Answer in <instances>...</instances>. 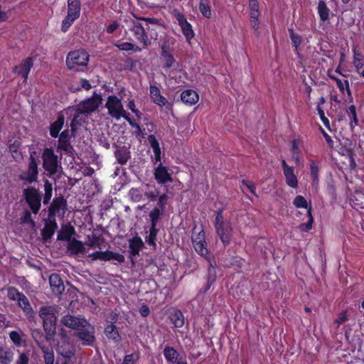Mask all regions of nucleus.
<instances>
[{
    "label": "nucleus",
    "mask_w": 364,
    "mask_h": 364,
    "mask_svg": "<svg viewBox=\"0 0 364 364\" xmlns=\"http://www.w3.org/2000/svg\"><path fill=\"white\" fill-rule=\"evenodd\" d=\"M196 228H194L191 237L193 248L197 254L204 257L209 262V272H210L211 269L213 270V272H215L214 267L212 263L213 257L208 250L205 231L203 229H201L198 232H196Z\"/></svg>",
    "instance_id": "obj_1"
},
{
    "label": "nucleus",
    "mask_w": 364,
    "mask_h": 364,
    "mask_svg": "<svg viewBox=\"0 0 364 364\" xmlns=\"http://www.w3.org/2000/svg\"><path fill=\"white\" fill-rule=\"evenodd\" d=\"M43 160V168L50 176L56 174L60 167V159L55 154L52 147L45 148L41 156Z\"/></svg>",
    "instance_id": "obj_2"
},
{
    "label": "nucleus",
    "mask_w": 364,
    "mask_h": 364,
    "mask_svg": "<svg viewBox=\"0 0 364 364\" xmlns=\"http://www.w3.org/2000/svg\"><path fill=\"white\" fill-rule=\"evenodd\" d=\"M39 316L43 321V329L45 332L49 336L54 335L56 330L57 321L54 307L51 306H43L41 307Z\"/></svg>",
    "instance_id": "obj_3"
},
{
    "label": "nucleus",
    "mask_w": 364,
    "mask_h": 364,
    "mask_svg": "<svg viewBox=\"0 0 364 364\" xmlns=\"http://www.w3.org/2000/svg\"><path fill=\"white\" fill-rule=\"evenodd\" d=\"M23 196L31 211L36 215L41 208L42 196L38 189L30 186L23 190Z\"/></svg>",
    "instance_id": "obj_4"
},
{
    "label": "nucleus",
    "mask_w": 364,
    "mask_h": 364,
    "mask_svg": "<svg viewBox=\"0 0 364 364\" xmlns=\"http://www.w3.org/2000/svg\"><path fill=\"white\" fill-rule=\"evenodd\" d=\"M36 156V151H29L28 168L19 175V179L28 184H32L38 181L39 171Z\"/></svg>",
    "instance_id": "obj_5"
},
{
    "label": "nucleus",
    "mask_w": 364,
    "mask_h": 364,
    "mask_svg": "<svg viewBox=\"0 0 364 364\" xmlns=\"http://www.w3.org/2000/svg\"><path fill=\"white\" fill-rule=\"evenodd\" d=\"M89 61V55L85 50H76L68 53L66 65L70 70H75L77 66H86Z\"/></svg>",
    "instance_id": "obj_6"
},
{
    "label": "nucleus",
    "mask_w": 364,
    "mask_h": 364,
    "mask_svg": "<svg viewBox=\"0 0 364 364\" xmlns=\"http://www.w3.org/2000/svg\"><path fill=\"white\" fill-rule=\"evenodd\" d=\"M95 333V327L87 321L79 330L74 332L73 336L81 341L83 346H91L96 340Z\"/></svg>",
    "instance_id": "obj_7"
},
{
    "label": "nucleus",
    "mask_w": 364,
    "mask_h": 364,
    "mask_svg": "<svg viewBox=\"0 0 364 364\" xmlns=\"http://www.w3.org/2000/svg\"><path fill=\"white\" fill-rule=\"evenodd\" d=\"M129 31L139 43L144 47H148L151 45V42L148 37L146 31V25L143 26L141 23L136 21H132Z\"/></svg>",
    "instance_id": "obj_8"
},
{
    "label": "nucleus",
    "mask_w": 364,
    "mask_h": 364,
    "mask_svg": "<svg viewBox=\"0 0 364 364\" xmlns=\"http://www.w3.org/2000/svg\"><path fill=\"white\" fill-rule=\"evenodd\" d=\"M102 97L95 93L90 98L81 102L75 111L77 114H90L95 111L102 104Z\"/></svg>",
    "instance_id": "obj_9"
},
{
    "label": "nucleus",
    "mask_w": 364,
    "mask_h": 364,
    "mask_svg": "<svg viewBox=\"0 0 364 364\" xmlns=\"http://www.w3.org/2000/svg\"><path fill=\"white\" fill-rule=\"evenodd\" d=\"M150 97L152 102L161 107V110L168 113L173 112V104L169 102L165 97L161 94V90L155 85H150Z\"/></svg>",
    "instance_id": "obj_10"
},
{
    "label": "nucleus",
    "mask_w": 364,
    "mask_h": 364,
    "mask_svg": "<svg viewBox=\"0 0 364 364\" xmlns=\"http://www.w3.org/2000/svg\"><path fill=\"white\" fill-rule=\"evenodd\" d=\"M89 257L92 258V260H100L104 262L114 259L119 263H123L125 261V258L123 255L108 250L105 251H95L90 254Z\"/></svg>",
    "instance_id": "obj_11"
},
{
    "label": "nucleus",
    "mask_w": 364,
    "mask_h": 364,
    "mask_svg": "<svg viewBox=\"0 0 364 364\" xmlns=\"http://www.w3.org/2000/svg\"><path fill=\"white\" fill-rule=\"evenodd\" d=\"M34 59L33 57H27L23 59L18 65L13 68V73L21 76L24 82H26L28 77L31 69L33 66Z\"/></svg>",
    "instance_id": "obj_12"
},
{
    "label": "nucleus",
    "mask_w": 364,
    "mask_h": 364,
    "mask_svg": "<svg viewBox=\"0 0 364 364\" xmlns=\"http://www.w3.org/2000/svg\"><path fill=\"white\" fill-rule=\"evenodd\" d=\"M105 107L108 110V114L114 118H116L121 112L124 111L122 101L116 95H109L107 97Z\"/></svg>",
    "instance_id": "obj_13"
},
{
    "label": "nucleus",
    "mask_w": 364,
    "mask_h": 364,
    "mask_svg": "<svg viewBox=\"0 0 364 364\" xmlns=\"http://www.w3.org/2000/svg\"><path fill=\"white\" fill-rule=\"evenodd\" d=\"M175 17L186 41H190L195 35L191 24L188 22L186 16L182 13L178 12L175 14Z\"/></svg>",
    "instance_id": "obj_14"
},
{
    "label": "nucleus",
    "mask_w": 364,
    "mask_h": 364,
    "mask_svg": "<svg viewBox=\"0 0 364 364\" xmlns=\"http://www.w3.org/2000/svg\"><path fill=\"white\" fill-rule=\"evenodd\" d=\"M282 166L287 185L292 188H297L299 181L294 173V167L289 166L284 159L282 161Z\"/></svg>",
    "instance_id": "obj_15"
},
{
    "label": "nucleus",
    "mask_w": 364,
    "mask_h": 364,
    "mask_svg": "<svg viewBox=\"0 0 364 364\" xmlns=\"http://www.w3.org/2000/svg\"><path fill=\"white\" fill-rule=\"evenodd\" d=\"M129 255L132 264H134V257L139 256L140 251L144 247V243L139 236H134L129 240Z\"/></svg>",
    "instance_id": "obj_16"
},
{
    "label": "nucleus",
    "mask_w": 364,
    "mask_h": 364,
    "mask_svg": "<svg viewBox=\"0 0 364 364\" xmlns=\"http://www.w3.org/2000/svg\"><path fill=\"white\" fill-rule=\"evenodd\" d=\"M67 200L63 196L54 198L48 207V218H55L56 215L60 210H63V212L67 210Z\"/></svg>",
    "instance_id": "obj_17"
},
{
    "label": "nucleus",
    "mask_w": 364,
    "mask_h": 364,
    "mask_svg": "<svg viewBox=\"0 0 364 364\" xmlns=\"http://www.w3.org/2000/svg\"><path fill=\"white\" fill-rule=\"evenodd\" d=\"M58 227L55 218H48L44 219V228L41 230V236L45 242L51 240Z\"/></svg>",
    "instance_id": "obj_18"
},
{
    "label": "nucleus",
    "mask_w": 364,
    "mask_h": 364,
    "mask_svg": "<svg viewBox=\"0 0 364 364\" xmlns=\"http://www.w3.org/2000/svg\"><path fill=\"white\" fill-rule=\"evenodd\" d=\"M58 143L57 145V150L62 151L70 154L73 150V147L70 144V130L65 129L59 134Z\"/></svg>",
    "instance_id": "obj_19"
},
{
    "label": "nucleus",
    "mask_w": 364,
    "mask_h": 364,
    "mask_svg": "<svg viewBox=\"0 0 364 364\" xmlns=\"http://www.w3.org/2000/svg\"><path fill=\"white\" fill-rule=\"evenodd\" d=\"M215 229L223 245L225 247L228 246L231 242L233 230L230 222L224 225L217 227Z\"/></svg>",
    "instance_id": "obj_20"
},
{
    "label": "nucleus",
    "mask_w": 364,
    "mask_h": 364,
    "mask_svg": "<svg viewBox=\"0 0 364 364\" xmlns=\"http://www.w3.org/2000/svg\"><path fill=\"white\" fill-rule=\"evenodd\" d=\"M154 176L159 184L163 185L168 182H173L171 173H168L167 168L163 166L161 163L159 164L154 168Z\"/></svg>",
    "instance_id": "obj_21"
},
{
    "label": "nucleus",
    "mask_w": 364,
    "mask_h": 364,
    "mask_svg": "<svg viewBox=\"0 0 364 364\" xmlns=\"http://www.w3.org/2000/svg\"><path fill=\"white\" fill-rule=\"evenodd\" d=\"M140 19L146 22V31L150 41L157 40V28L159 27V20L156 18H141Z\"/></svg>",
    "instance_id": "obj_22"
},
{
    "label": "nucleus",
    "mask_w": 364,
    "mask_h": 364,
    "mask_svg": "<svg viewBox=\"0 0 364 364\" xmlns=\"http://www.w3.org/2000/svg\"><path fill=\"white\" fill-rule=\"evenodd\" d=\"M87 321L85 318H80L75 316L66 315L62 318V323L67 327L75 330L77 331L84 324H86Z\"/></svg>",
    "instance_id": "obj_23"
},
{
    "label": "nucleus",
    "mask_w": 364,
    "mask_h": 364,
    "mask_svg": "<svg viewBox=\"0 0 364 364\" xmlns=\"http://www.w3.org/2000/svg\"><path fill=\"white\" fill-rule=\"evenodd\" d=\"M49 283L53 293L60 294L65 290L63 281L58 274L53 273L49 277Z\"/></svg>",
    "instance_id": "obj_24"
},
{
    "label": "nucleus",
    "mask_w": 364,
    "mask_h": 364,
    "mask_svg": "<svg viewBox=\"0 0 364 364\" xmlns=\"http://www.w3.org/2000/svg\"><path fill=\"white\" fill-rule=\"evenodd\" d=\"M65 123V117L63 114L59 113L57 119L50 124L49 127L50 135L53 138H57L59 136L60 130L63 129Z\"/></svg>",
    "instance_id": "obj_25"
},
{
    "label": "nucleus",
    "mask_w": 364,
    "mask_h": 364,
    "mask_svg": "<svg viewBox=\"0 0 364 364\" xmlns=\"http://www.w3.org/2000/svg\"><path fill=\"white\" fill-rule=\"evenodd\" d=\"M181 101L188 105H193L196 104L199 100V96L197 92L193 90H186L182 92L181 95Z\"/></svg>",
    "instance_id": "obj_26"
},
{
    "label": "nucleus",
    "mask_w": 364,
    "mask_h": 364,
    "mask_svg": "<svg viewBox=\"0 0 364 364\" xmlns=\"http://www.w3.org/2000/svg\"><path fill=\"white\" fill-rule=\"evenodd\" d=\"M75 234V230L70 224L63 225L58 232L57 240L61 241H70L71 237Z\"/></svg>",
    "instance_id": "obj_27"
},
{
    "label": "nucleus",
    "mask_w": 364,
    "mask_h": 364,
    "mask_svg": "<svg viewBox=\"0 0 364 364\" xmlns=\"http://www.w3.org/2000/svg\"><path fill=\"white\" fill-rule=\"evenodd\" d=\"M18 306L22 309L23 314L28 317H33L34 315V311L31 306V304L25 294L17 301Z\"/></svg>",
    "instance_id": "obj_28"
},
{
    "label": "nucleus",
    "mask_w": 364,
    "mask_h": 364,
    "mask_svg": "<svg viewBox=\"0 0 364 364\" xmlns=\"http://www.w3.org/2000/svg\"><path fill=\"white\" fill-rule=\"evenodd\" d=\"M169 318L176 328H181L184 325L185 318L181 310L173 309L171 311Z\"/></svg>",
    "instance_id": "obj_29"
},
{
    "label": "nucleus",
    "mask_w": 364,
    "mask_h": 364,
    "mask_svg": "<svg viewBox=\"0 0 364 364\" xmlns=\"http://www.w3.org/2000/svg\"><path fill=\"white\" fill-rule=\"evenodd\" d=\"M352 51L353 53V63L356 72L359 74L364 66V55L358 50L357 47H353Z\"/></svg>",
    "instance_id": "obj_30"
},
{
    "label": "nucleus",
    "mask_w": 364,
    "mask_h": 364,
    "mask_svg": "<svg viewBox=\"0 0 364 364\" xmlns=\"http://www.w3.org/2000/svg\"><path fill=\"white\" fill-rule=\"evenodd\" d=\"M104 332L107 338L112 339L115 343H119L122 339L116 326L112 323L106 326Z\"/></svg>",
    "instance_id": "obj_31"
},
{
    "label": "nucleus",
    "mask_w": 364,
    "mask_h": 364,
    "mask_svg": "<svg viewBox=\"0 0 364 364\" xmlns=\"http://www.w3.org/2000/svg\"><path fill=\"white\" fill-rule=\"evenodd\" d=\"M163 354L168 363L175 364L180 359L178 352L171 346H166L163 350Z\"/></svg>",
    "instance_id": "obj_32"
},
{
    "label": "nucleus",
    "mask_w": 364,
    "mask_h": 364,
    "mask_svg": "<svg viewBox=\"0 0 364 364\" xmlns=\"http://www.w3.org/2000/svg\"><path fill=\"white\" fill-rule=\"evenodd\" d=\"M346 114L349 119V127L353 132L355 127L358 125V118L356 112V107L354 105H350L346 109Z\"/></svg>",
    "instance_id": "obj_33"
},
{
    "label": "nucleus",
    "mask_w": 364,
    "mask_h": 364,
    "mask_svg": "<svg viewBox=\"0 0 364 364\" xmlns=\"http://www.w3.org/2000/svg\"><path fill=\"white\" fill-rule=\"evenodd\" d=\"M81 11L80 0H68V14L79 18Z\"/></svg>",
    "instance_id": "obj_34"
},
{
    "label": "nucleus",
    "mask_w": 364,
    "mask_h": 364,
    "mask_svg": "<svg viewBox=\"0 0 364 364\" xmlns=\"http://www.w3.org/2000/svg\"><path fill=\"white\" fill-rule=\"evenodd\" d=\"M68 251L70 255H76L79 253H82L85 251V247L81 241L73 238L69 241Z\"/></svg>",
    "instance_id": "obj_35"
},
{
    "label": "nucleus",
    "mask_w": 364,
    "mask_h": 364,
    "mask_svg": "<svg viewBox=\"0 0 364 364\" xmlns=\"http://www.w3.org/2000/svg\"><path fill=\"white\" fill-rule=\"evenodd\" d=\"M114 156L119 164L124 165L130 159L131 155L130 152L127 151V149L122 147L120 149H117L114 151Z\"/></svg>",
    "instance_id": "obj_36"
},
{
    "label": "nucleus",
    "mask_w": 364,
    "mask_h": 364,
    "mask_svg": "<svg viewBox=\"0 0 364 364\" xmlns=\"http://www.w3.org/2000/svg\"><path fill=\"white\" fill-rule=\"evenodd\" d=\"M198 10L204 18H210L212 16L210 1L200 0L198 4Z\"/></svg>",
    "instance_id": "obj_37"
},
{
    "label": "nucleus",
    "mask_w": 364,
    "mask_h": 364,
    "mask_svg": "<svg viewBox=\"0 0 364 364\" xmlns=\"http://www.w3.org/2000/svg\"><path fill=\"white\" fill-rule=\"evenodd\" d=\"M309 170L313 183H318L320 171L319 161L310 159Z\"/></svg>",
    "instance_id": "obj_38"
},
{
    "label": "nucleus",
    "mask_w": 364,
    "mask_h": 364,
    "mask_svg": "<svg viewBox=\"0 0 364 364\" xmlns=\"http://www.w3.org/2000/svg\"><path fill=\"white\" fill-rule=\"evenodd\" d=\"M43 182L45 193L43 198V203L44 205H48L53 196V185L48 179H44Z\"/></svg>",
    "instance_id": "obj_39"
},
{
    "label": "nucleus",
    "mask_w": 364,
    "mask_h": 364,
    "mask_svg": "<svg viewBox=\"0 0 364 364\" xmlns=\"http://www.w3.org/2000/svg\"><path fill=\"white\" fill-rule=\"evenodd\" d=\"M354 147L355 145L353 142L348 139L345 144L342 145L339 153L348 158H352V155H355Z\"/></svg>",
    "instance_id": "obj_40"
},
{
    "label": "nucleus",
    "mask_w": 364,
    "mask_h": 364,
    "mask_svg": "<svg viewBox=\"0 0 364 364\" xmlns=\"http://www.w3.org/2000/svg\"><path fill=\"white\" fill-rule=\"evenodd\" d=\"M161 59L164 63L163 68L164 69H169L178 65L172 53H166L164 55H161Z\"/></svg>",
    "instance_id": "obj_41"
},
{
    "label": "nucleus",
    "mask_w": 364,
    "mask_h": 364,
    "mask_svg": "<svg viewBox=\"0 0 364 364\" xmlns=\"http://www.w3.org/2000/svg\"><path fill=\"white\" fill-rule=\"evenodd\" d=\"M318 14L322 21H326L329 18L330 10L323 1H320L318 4Z\"/></svg>",
    "instance_id": "obj_42"
},
{
    "label": "nucleus",
    "mask_w": 364,
    "mask_h": 364,
    "mask_svg": "<svg viewBox=\"0 0 364 364\" xmlns=\"http://www.w3.org/2000/svg\"><path fill=\"white\" fill-rule=\"evenodd\" d=\"M164 210L159 207H154L149 213L150 222L158 223L159 219L164 215Z\"/></svg>",
    "instance_id": "obj_43"
},
{
    "label": "nucleus",
    "mask_w": 364,
    "mask_h": 364,
    "mask_svg": "<svg viewBox=\"0 0 364 364\" xmlns=\"http://www.w3.org/2000/svg\"><path fill=\"white\" fill-rule=\"evenodd\" d=\"M294 205L297 208H305L309 211V208H311V205L308 204L306 199L302 196H296L293 200Z\"/></svg>",
    "instance_id": "obj_44"
},
{
    "label": "nucleus",
    "mask_w": 364,
    "mask_h": 364,
    "mask_svg": "<svg viewBox=\"0 0 364 364\" xmlns=\"http://www.w3.org/2000/svg\"><path fill=\"white\" fill-rule=\"evenodd\" d=\"M308 218H309V220L306 223H301L299 226H298V229L302 232H309V230H311L312 228V224L314 223V217L312 215V213H311V208H309V211H308Z\"/></svg>",
    "instance_id": "obj_45"
},
{
    "label": "nucleus",
    "mask_w": 364,
    "mask_h": 364,
    "mask_svg": "<svg viewBox=\"0 0 364 364\" xmlns=\"http://www.w3.org/2000/svg\"><path fill=\"white\" fill-rule=\"evenodd\" d=\"M7 291V297L11 301H17L23 294V293L18 291V289H16L14 287H9L6 289Z\"/></svg>",
    "instance_id": "obj_46"
},
{
    "label": "nucleus",
    "mask_w": 364,
    "mask_h": 364,
    "mask_svg": "<svg viewBox=\"0 0 364 364\" xmlns=\"http://www.w3.org/2000/svg\"><path fill=\"white\" fill-rule=\"evenodd\" d=\"M91 88H92V85L90 83V82L86 79L82 78L80 80V86H75L73 85L69 87V90L72 92H76L80 91L82 89H84L85 90H90Z\"/></svg>",
    "instance_id": "obj_47"
},
{
    "label": "nucleus",
    "mask_w": 364,
    "mask_h": 364,
    "mask_svg": "<svg viewBox=\"0 0 364 364\" xmlns=\"http://www.w3.org/2000/svg\"><path fill=\"white\" fill-rule=\"evenodd\" d=\"M289 31L292 45L295 48V50L298 51L299 48L303 41L302 37L300 35L295 33L293 29H289Z\"/></svg>",
    "instance_id": "obj_48"
},
{
    "label": "nucleus",
    "mask_w": 364,
    "mask_h": 364,
    "mask_svg": "<svg viewBox=\"0 0 364 364\" xmlns=\"http://www.w3.org/2000/svg\"><path fill=\"white\" fill-rule=\"evenodd\" d=\"M77 18H77V17L70 16L69 14H67V16L63 20L62 25H61V31L63 33L67 32L68 30L69 29V28L74 23V21Z\"/></svg>",
    "instance_id": "obj_49"
},
{
    "label": "nucleus",
    "mask_w": 364,
    "mask_h": 364,
    "mask_svg": "<svg viewBox=\"0 0 364 364\" xmlns=\"http://www.w3.org/2000/svg\"><path fill=\"white\" fill-rule=\"evenodd\" d=\"M139 353L134 352L132 353L126 355L124 357L123 361L121 364H136L139 359Z\"/></svg>",
    "instance_id": "obj_50"
},
{
    "label": "nucleus",
    "mask_w": 364,
    "mask_h": 364,
    "mask_svg": "<svg viewBox=\"0 0 364 364\" xmlns=\"http://www.w3.org/2000/svg\"><path fill=\"white\" fill-rule=\"evenodd\" d=\"M223 213V208H219L216 210V215H215V221H214L215 228H216L217 227L221 226V225H224L230 223L229 221H225L224 220Z\"/></svg>",
    "instance_id": "obj_51"
},
{
    "label": "nucleus",
    "mask_w": 364,
    "mask_h": 364,
    "mask_svg": "<svg viewBox=\"0 0 364 364\" xmlns=\"http://www.w3.org/2000/svg\"><path fill=\"white\" fill-rule=\"evenodd\" d=\"M114 46L119 50H121L129 51V50H134L135 51H141L140 48L136 46L135 48V45L132 43H129V42H124L122 43H117V44H115Z\"/></svg>",
    "instance_id": "obj_52"
},
{
    "label": "nucleus",
    "mask_w": 364,
    "mask_h": 364,
    "mask_svg": "<svg viewBox=\"0 0 364 364\" xmlns=\"http://www.w3.org/2000/svg\"><path fill=\"white\" fill-rule=\"evenodd\" d=\"M105 242V239L101 236H97L96 235H92V239L90 241L89 246L92 247H98L100 248L101 245Z\"/></svg>",
    "instance_id": "obj_53"
},
{
    "label": "nucleus",
    "mask_w": 364,
    "mask_h": 364,
    "mask_svg": "<svg viewBox=\"0 0 364 364\" xmlns=\"http://www.w3.org/2000/svg\"><path fill=\"white\" fill-rule=\"evenodd\" d=\"M9 338L15 345H16L18 346H20L22 345L23 340H22L21 334L18 331H11L9 333Z\"/></svg>",
    "instance_id": "obj_54"
},
{
    "label": "nucleus",
    "mask_w": 364,
    "mask_h": 364,
    "mask_svg": "<svg viewBox=\"0 0 364 364\" xmlns=\"http://www.w3.org/2000/svg\"><path fill=\"white\" fill-rule=\"evenodd\" d=\"M316 110L318 112V114L319 115L320 119L323 122V125L328 129H331L330 128V122L328 119L325 116L324 111L321 107L319 105L316 106Z\"/></svg>",
    "instance_id": "obj_55"
},
{
    "label": "nucleus",
    "mask_w": 364,
    "mask_h": 364,
    "mask_svg": "<svg viewBox=\"0 0 364 364\" xmlns=\"http://www.w3.org/2000/svg\"><path fill=\"white\" fill-rule=\"evenodd\" d=\"M337 87H338L341 92L344 94L345 91H346L348 95L352 98L351 90H350L349 82L348 80H346L343 82L342 81L338 85H337Z\"/></svg>",
    "instance_id": "obj_56"
},
{
    "label": "nucleus",
    "mask_w": 364,
    "mask_h": 364,
    "mask_svg": "<svg viewBox=\"0 0 364 364\" xmlns=\"http://www.w3.org/2000/svg\"><path fill=\"white\" fill-rule=\"evenodd\" d=\"M242 184L245 186L250 191L251 193H252L255 196L258 197V195L256 193V184H255L253 182L249 180L242 179L241 181Z\"/></svg>",
    "instance_id": "obj_57"
},
{
    "label": "nucleus",
    "mask_w": 364,
    "mask_h": 364,
    "mask_svg": "<svg viewBox=\"0 0 364 364\" xmlns=\"http://www.w3.org/2000/svg\"><path fill=\"white\" fill-rule=\"evenodd\" d=\"M148 141L153 151L160 149L159 142L154 134H150L147 137Z\"/></svg>",
    "instance_id": "obj_58"
},
{
    "label": "nucleus",
    "mask_w": 364,
    "mask_h": 364,
    "mask_svg": "<svg viewBox=\"0 0 364 364\" xmlns=\"http://www.w3.org/2000/svg\"><path fill=\"white\" fill-rule=\"evenodd\" d=\"M22 223H29L32 225H35V222L32 219L31 213L28 210H26L23 212L22 217L21 218Z\"/></svg>",
    "instance_id": "obj_59"
},
{
    "label": "nucleus",
    "mask_w": 364,
    "mask_h": 364,
    "mask_svg": "<svg viewBox=\"0 0 364 364\" xmlns=\"http://www.w3.org/2000/svg\"><path fill=\"white\" fill-rule=\"evenodd\" d=\"M11 359V353L10 351L5 350L0 353V363L1 364H8Z\"/></svg>",
    "instance_id": "obj_60"
},
{
    "label": "nucleus",
    "mask_w": 364,
    "mask_h": 364,
    "mask_svg": "<svg viewBox=\"0 0 364 364\" xmlns=\"http://www.w3.org/2000/svg\"><path fill=\"white\" fill-rule=\"evenodd\" d=\"M168 201V196L166 193H163L162 195L159 196L157 201V206L160 208L165 210L166 205Z\"/></svg>",
    "instance_id": "obj_61"
},
{
    "label": "nucleus",
    "mask_w": 364,
    "mask_h": 364,
    "mask_svg": "<svg viewBox=\"0 0 364 364\" xmlns=\"http://www.w3.org/2000/svg\"><path fill=\"white\" fill-rule=\"evenodd\" d=\"M121 117L124 118L127 122H128L129 124L131 125L135 119L130 117V114L127 112L126 110L121 112L115 119H119Z\"/></svg>",
    "instance_id": "obj_62"
},
{
    "label": "nucleus",
    "mask_w": 364,
    "mask_h": 364,
    "mask_svg": "<svg viewBox=\"0 0 364 364\" xmlns=\"http://www.w3.org/2000/svg\"><path fill=\"white\" fill-rule=\"evenodd\" d=\"M300 140L299 139H294L291 141V151L294 155H299L300 154L299 150Z\"/></svg>",
    "instance_id": "obj_63"
},
{
    "label": "nucleus",
    "mask_w": 364,
    "mask_h": 364,
    "mask_svg": "<svg viewBox=\"0 0 364 364\" xmlns=\"http://www.w3.org/2000/svg\"><path fill=\"white\" fill-rule=\"evenodd\" d=\"M132 128L136 129V131L134 132V134L136 137L144 138V134L140 127V125L134 121L132 124L130 125Z\"/></svg>",
    "instance_id": "obj_64"
}]
</instances>
